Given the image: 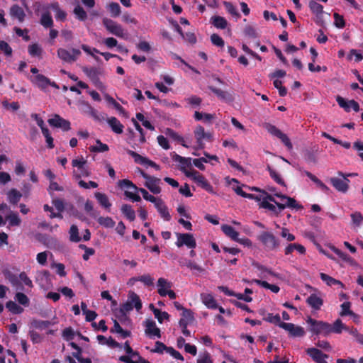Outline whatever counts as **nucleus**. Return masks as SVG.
<instances>
[{"mask_svg":"<svg viewBox=\"0 0 363 363\" xmlns=\"http://www.w3.org/2000/svg\"><path fill=\"white\" fill-rule=\"evenodd\" d=\"M35 281L45 289H49L52 286L50 274L47 270L38 272L35 276Z\"/></svg>","mask_w":363,"mask_h":363,"instance_id":"14","label":"nucleus"},{"mask_svg":"<svg viewBox=\"0 0 363 363\" xmlns=\"http://www.w3.org/2000/svg\"><path fill=\"white\" fill-rule=\"evenodd\" d=\"M127 153L134 159V161L135 163L140 164L142 165H148L152 167H154L157 170L160 169V166L157 165L155 162L150 160L148 158L143 157V156L139 155L138 153H137L133 150H128Z\"/></svg>","mask_w":363,"mask_h":363,"instance_id":"17","label":"nucleus"},{"mask_svg":"<svg viewBox=\"0 0 363 363\" xmlns=\"http://www.w3.org/2000/svg\"><path fill=\"white\" fill-rule=\"evenodd\" d=\"M353 228H359L363 223V216L359 211H355L350 215Z\"/></svg>","mask_w":363,"mask_h":363,"instance_id":"40","label":"nucleus"},{"mask_svg":"<svg viewBox=\"0 0 363 363\" xmlns=\"http://www.w3.org/2000/svg\"><path fill=\"white\" fill-rule=\"evenodd\" d=\"M72 165L73 167L77 168V170L74 169L73 171V176L75 179H78L82 177L90 176L91 172L86 167V160L83 157L74 159L72 161Z\"/></svg>","mask_w":363,"mask_h":363,"instance_id":"4","label":"nucleus"},{"mask_svg":"<svg viewBox=\"0 0 363 363\" xmlns=\"http://www.w3.org/2000/svg\"><path fill=\"white\" fill-rule=\"evenodd\" d=\"M6 307L13 314H20L23 311V308L18 306L16 302L9 301L6 303Z\"/></svg>","mask_w":363,"mask_h":363,"instance_id":"51","label":"nucleus"},{"mask_svg":"<svg viewBox=\"0 0 363 363\" xmlns=\"http://www.w3.org/2000/svg\"><path fill=\"white\" fill-rule=\"evenodd\" d=\"M128 299L130 301L129 303H131L133 307L134 306L138 311L141 309L142 303L139 296L134 292H130L129 294Z\"/></svg>","mask_w":363,"mask_h":363,"instance_id":"47","label":"nucleus"},{"mask_svg":"<svg viewBox=\"0 0 363 363\" xmlns=\"http://www.w3.org/2000/svg\"><path fill=\"white\" fill-rule=\"evenodd\" d=\"M69 239L72 242H79L81 238L79 235V230L76 225H72L69 229Z\"/></svg>","mask_w":363,"mask_h":363,"instance_id":"57","label":"nucleus"},{"mask_svg":"<svg viewBox=\"0 0 363 363\" xmlns=\"http://www.w3.org/2000/svg\"><path fill=\"white\" fill-rule=\"evenodd\" d=\"M144 325L145 327V333L150 338L154 339L155 337H161L160 330L157 328L154 320L147 319L145 321Z\"/></svg>","mask_w":363,"mask_h":363,"instance_id":"15","label":"nucleus"},{"mask_svg":"<svg viewBox=\"0 0 363 363\" xmlns=\"http://www.w3.org/2000/svg\"><path fill=\"white\" fill-rule=\"evenodd\" d=\"M57 52L60 59L68 63L75 62L81 55V51L76 48H72L71 50H67L64 48H59Z\"/></svg>","mask_w":363,"mask_h":363,"instance_id":"9","label":"nucleus"},{"mask_svg":"<svg viewBox=\"0 0 363 363\" xmlns=\"http://www.w3.org/2000/svg\"><path fill=\"white\" fill-rule=\"evenodd\" d=\"M108 9L112 17H117L121 14V7L118 3L112 2L109 4Z\"/></svg>","mask_w":363,"mask_h":363,"instance_id":"56","label":"nucleus"},{"mask_svg":"<svg viewBox=\"0 0 363 363\" xmlns=\"http://www.w3.org/2000/svg\"><path fill=\"white\" fill-rule=\"evenodd\" d=\"M74 13L76 15L77 18L80 21H84L87 17L86 11L79 5L77 6L74 8Z\"/></svg>","mask_w":363,"mask_h":363,"instance_id":"62","label":"nucleus"},{"mask_svg":"<svg viewBox=\"0 0 363 363\" xmlns=\"http://www.w3.org/2000/svg\"><path fill=\"white\" fill-rule=\"evenodd\" d=\"M306 303L313 309L320 310L323 304V301L320 296L316 294H311L306 299Z\"/></svg>","mask_w":363,"mask_h":363,"instance_id":"27","label":"nucleus"},{"mask_svg":"<svg viewBox=\"0 0 363 363\" xmlns=\"http://www.w3.org/2000/svg\"><path fill=\"white\" fill-rule=\"evenodd\" d=\"M350 303L348 301L342 303L341 311L340 313L341 316L354 315V313L350 310Z\"/></svg>","mask_w":363,"mask_h":363,"instance_id":"60","label":"nucleus"},{"mask_svg":"<svg viewBox=\"0 0 363 363\" xmlns=\"http://www.w3.org/2000/svg\"><path fill=\"white\" fill-rule=\"evenodd\" d=\"M9 15L12 19H16L19 23L23 22L26 17L23 9L17 4H14L10 8Z\"/></svg>","mask_w":363,"mask_h":363,"instance_id":"23","label":"nucleus"},{"mask_svg":"<svg viewBox=\"0 0 363 363\" xmlns=\"http://www.w3.org/2000/svg\"><path fill=\"white\" fill-rule=\"evenodd\" d=\"M40 24L45 28H50L53 25V21L49 12H45L42 14Z\"/></svg>","mask_w":363,"mask_h":363,"instance_id":"48","label":"nucleus"},{"mask_svg":"<svg viewBox=\"0 0 363 363\" xmlns=\"http://www.w3.org/2000/svg\"><path fill=\"white\" fill-rule=\"evenodd\" d=\"M106 122L113 132L116 134L123 133L124 126L118 118L116 117H110L106 119Z\"/></svg>","mask_w":363,"mask_h":363,"instance_id":"26","label":"nucleus"},{"mask_svg":"<svg viewBox=\"0 0 363 363\" xmlns=\"http://www.w3.org/2000/svg\"><path fill=\"white\" fill-rule=\"evenodd\" d=\"M83 71L94 83H96L99 81V71L96 68L84 67L83 68Z\"/></svg>","mask_w":363,"mask_h":363,"instance_id":"38","label":"nucleus"},{"mask_svg":"<svg viewBox=\"0 0 363 363\" xmlns=\"http://www.w3.org/2000/svg\"><path fill=\"white\" fill-rule=\"evenodd\" d=\"M55 323H52L49 320H33L30 323V327L33 329H38V330H45L47 329L49 326L54 324Z\"/></svg>","mask_w":363,"mask_h":363,"instance_id":"34","label":"nucleus"},{"mask_svg":"<svg viewBox=\"0 0 363 363\" xmlns=\"http://www.w3.org/2000/svg\"><path fill=\"white\" fill-rule=\"evenodd\" d=\"M331 249L342 260L350 263H352L353 262L352 257L349 256L347 253L343 252L342 251H341L340 250L337 249L335 247H332Z\"/></svg>","mask_w":363,"mask_h":363,"instance_id":"58","label":"nucleus"},{"mask_svg":"<svg viewBox=\"0 0 363 363\" xmlns=\"http://www.w3.org/2000/svg\"><path fill=\"white\" fill-rule=\"evenodd\" d=\"M281 328L287 331L290 336L294 337H303L305 335L303 328L291 323H282Z\"/></svg>","mask_w":363,"mask_h":363,"instance_id":"16","label":"nucleus"},{"mask_svg":"<svg viewBox=\"0 0 363 363\" xmlns=\"http://www.w3.org/2000/svg\"><path fill=\"white\" fill-rule=\"evenodd\" d=\"M22 197V194L16 189H11L7 193V199L9 203L12 204H16Z\"/></svg>","mask_w":363,"mask_h":363,"instance_id":"36","label":"nucleus"},{"mask_svg":"<svg viewBox=\"0 0 363 363\" xmlns=\"http://www.w3.org/2000/svg\"><path fill=\"white\" fill-rule=\"evenodd\" d=\"M194 321L193 313L191 310H184L182 313V318L180 319L179 324L182 326V322L185 323V325H188Z\"/></svg>","mask_w":363,"mask_h":363,"instance_id":"45","label":"nucleus"},{"mask_svg":"<svg viewBox=\"0 0 363 363\" xmlns=\"http://www.w3.org/2000/svg\"><path fill=\"white\" fill-rule=\"evenodd\" d=\"M177 240L175 242L178 247L184 245L188 248L194 249L196 246V240L192 234L189 233H177Z\"/></svg>","mask_w":363,"mask_h":363,"instance_id":"10","label":"nucleus"},{"mask_svg":"<svg viewBox=\"0 0 363 363\" xmlns=\"http://www.w3.org/2000/svg\"><path fill=\"white\" fill-rule=\"evenodd\" d=\"M201 299L202 303L208 308L216 309L218 305L213 295L207 293L201 294Z\"/></svg>","mask_w":363,"mask_h":363,"instance_id":"28","label":"nucleus"},{"mask_svg":"<svg viewBox=\"0 0 363 363\" xmlns=\"http://www.w3.org/2000/svg\"><path fill=\"white\" fill-rule=\"evenodd\" d=\"M140 174L145 179V186L154 194H158L161 192L160 183L161 180L159 178L152 177L140 171Z\"/></svg>","mask_w":363,"mask_h":363,"instance_id":"8","label":"nucleus"},{"mask_svg":"<svg viewBox=\"0 0 363 363\" xmlns=\"http://www.w3.org/2000/svg\"><path fill=\"white\" fill-rule=\"evenodd\" d=\"M258 240L262 243L267 250H275L280 245L279 240L273 233L264 231L258 236Z\"/></svg>","mask_w":363,"mask_h":363,"instance_id":"3","label":"nucleus"},{"mask_svg":"<svg viewBox=\"0 0 363 363\" xmlns=\"http://www.w3.org/2000/svg\"><path fill=\"white\" fill-rule=\"evenodd\" d=\"M294 250H296L301 255L306 253V248L303 245L298 243H292L286 247L284 254L289 255L291 254Z\"/></svg>","mask_w":363,"mask_h":363,"instance_id":"32","label":"nucleus"},{"mask_svg":"<svg viewBox=\"0 0 363 363\" xmlns=\"http://www.w3.org/2000/svg\"><path fill=\"white\" fill-rule=\"evenodd\" d=\"M320 277L328 286H333V285L337 284V285H340L342 288L344 287L343 284L340 281L337 280L325 273H320Z\"/></svg>","mask_w":363,"mask_h":363,"instance_id":"41","label":"nucleus"},{"mask_svg":"<svg viewBox=\"0 0 363 363\" xmlns=\"http://www.w3.org/2000/svg\"><path fill=\"white\" fill-rule=\"evenodd\" d=\"M16 300L21 305L27 306L29 304V298L21 292H17L15 296Z\"/></svg>","mask_w":363,"mask_h":363,"instance_id":"63","label":"nucleus"},{"mask_svg":"<svg viewBox=\"0 0 363 363\" xmlns=\"http://www.w3.org/2000/svg\"><path fill=\"white\" fill-rule=\"evenodd\" d=\"M221 230L223 233L231 240L234 241L238 240L239 233L232 226L228 225H223L221 226Z\"/></svg>","mask_w":363,"mask_h":363,"instance_id":"33","label":"nucleus"},{"mask_svg":"<svg viewBox=\"0 0 363 363\" xmlns=\"http://www.w3.org/2000/svg\"><path fill=\"white\" fill-rule=\"evenodd\" d=\"M150 308H152V312L155 316V318L158 320V321L161 323L162 321L166 319L167 320L169 317V314L167 312L161 311L157 308H155L152 304L150 305Z\"/></svg>","mask_w":363,"mask_h":363,"instance_id":"49","label":"nucleus"},{"mask_svg":"<svg viewBox=\"0 0 363 363\" xmlns=\"http://www.w3.org/2000/svg\"><path fill=\"white\" fill-rule=\"evenodd\" d=\"M307 323L309 325V330L311 332L315 335H328L330 334V324L323 322L314 320L311 317H308L306 320Z\"/></svg>","mask_w":363,"mask_h":363,"instance_id":"2","label":"nucleus"},{"mask_svg":"<svg viewBox=\"0 0 363 363\" xmlns=\"http://www.w3.org/2000/svg\"><path fill=\"white\" fill-rule=\"evenodd\" d=\"M255 200L260 202H262L263 201H268L269 202H274L275 203H277L273 196L267 194L265 191H259V194L258 195H256Z\"/></svg>","mask_w":363,"mask_h":363,"instance_id":"55","label":"nucleus"},{"mask_svg":"<svg viewBox=\"0 0 363 363\" xmlns=\"http://www.w3.org/2000/svg\"><path fill=\"white\" fill-rule=\"evenodd\" d=\"M252 282L256 283L258 285H259L265 289H269L274 293H278L280 290V289L278 286L270 284L265 281H262V280H259V279H253L252 281Z\"/></svg>","mask_w":363,"mask_h":363,"instance_id":"46","label":"nucleus"},{"mask_svg":"<svg viewBox=\"0 0 363 363\" xmlns=\"http://www.w3.org/2000/svg\"><path fill=\"white\" fill-rule=\"evenodd\" d=\"M121 211L123 214L130 221H133L135 218V213L131 206L124 204L121 206Z\"/></svg>","mask_w":363,"mask_h":363,"instance_id":"44","label":"nucleus"},{"mask_svg":"<svg viewBox=\"0 0 363 363\" xmlns=\"http://www.w3.org/2000/svg\"><path fill=\"white\" fill-rule=\"evenodd\" d=\"M30 81L42 90L45 89L50 83V79L43 74H36L29 77Z\"/></svg>","mask_w":363,"mask_h":363,"instance_id":"22","label":"nucleus"},{"mask_svg":"<svg viewBox=\"0 0 363 363\" xmlns=\"http://www.w3.org/2000/svg\"><path fill=\"white\" fill-rule=\"evenodd\" d=\"M50 125L62 128L63 130H69L70 129V123L60 117L59 115H55L52 118L48 120Z\"/></svg>","mask_w":363,"mask_h":363,"instance_id":"19","label":"nucleus"},{"mask_svg":"<svg viewBox=\"0 0 363 363\" xmlns=\"http://www.w3.org/2000/svg\"><path fill=\"white\" fill-rule=\"evenodd\" d=\"M172 283L164 278H160L157 282V292L161 296H166L167 291H169Z\"/></svg>","mask_w":363,"mask_h":363,"instance_id":"24","label":"nucleus"},{"mask_svg":"<svg viewBox=\"0 0 363 363\" xmlns=\"http://www.w3.org/2000/svg\"><path fill=\"white\" fill-rule=\"evenodd\" d=\"M47 9H51L55 12V18L60 21H65L66 19L67 13L62 11L58 4V3H52L47 6Z\"/></svg>","mask_w":363,"mask_h":363,"instance_id":"29","label":"nucleus"},{"mask_svg":"<svg viewBox=\"0 0 363 363\" xmlns=\"http://www.w3.org/2000/svg\"><path fill=\"white\" fill-rule=\"evenodd\" d=\"M188 177L206 191L213 192V186L209 184L207 179L196 170H194Z\"/></svg>","mask_w":363,"mask_h":363,"instance_id":"13","label":"nucleus"},{"mask_svg":"<svg viewBox=\"0 0 363 363\" xmlns=\"http://www.w3.org/2000/svg\"><path fill=\"white\" fill-rule=\"evenodd\" d=\"M336 101L341 108H343L345 111L349 112L351 109L356 112L359 111V106L357 102L354 100L346 101L342 97L337 96Z\"/></svg>","mask_w":363,"mask_h":363,"instance_id":"20","label":"nucleus"},{"mask_svg":"<svg viewBox=\"0 0 363 363\" xmlns=\"http://www.w3.org/2000/svg\"><path fill=\"white\" fill-rule=\"evenodd\" d=\"M95 198L96 199L99 203L105 208H109L111 203L109 202L108 196L103 193L96 192L94 194Z\"/></svg>","mask_w":363,"mask_h":363,"instance_id":"37","label":"nucleus"},{"mask_svg":"<svg viewBox=\"0 0 363 363\" xmlns=\"http://www.w3.org/2000/svg\"><path fill=\"white\" fill-rule=\"evenodd\" d=\"M6 218L11 226H18L21 223V220L16 213H11Z\"/></svg>","mask_w":363,"mask_h":363,"instance_id":"54","label":"nucleus"},{"mask_svg":"<svg viewBox=\"0 0 363 363\" xmlns=\"http://www.w3.org/2000/svg\"><path fill=\"white\" fill-rule=\"evenodd\" d=\"M330 333L340 334L343 330H348V327L343 324L340 319H337L333 325L330 324Z\"/></svg>","mask_w":363,"mask_h":363,"instance_id":"35","label":"nucleus"},{"mask_svg":"<svg viewBox=\"0 0 363 363\" xmlns=\"http://www.w3.org/2000/svg\"><path fill=\"white\" fill-rule=\"evenodd\" d=\"M30 55L33 57H41L43 52L42 48L37 43L31 44L28 48Z\"/></svg>","mask_w":363,"mask_h":363,"instance_id":"43","label":"nucleus"},{"mask_svg":"<svg viewBox=\"0 0 363 363\" xmlns=\"http://www.w3.org/2000/svg\"><path fill=\"white\" fill-rule=\"evenodd\" d=\"M232 183H235L236 184H238V181L236 179H232L230 184H232ZM233 189L235 191V192L238 194V195H240L242 197H244V198H247V199H254L255 200V198H256V195H254V194H247L246 192H245L242 189V187L238 186V185H236L235 186H233Z\"/></svg>","mask_w":363,"mask_h":363,"instance_id":"31","label":"nucleus"},{"mask_svg":"<svg viewBox=\"0 0 363 363\" xmlns=\"http://www.w3.org/2000/svg\"><path fill=\"white\" fill-rule=\"evenodd\" d=\"M212 24L217 28L224 29L228 25L227 21L221 16H215L211 19Z\"/></svg>","mask_w":363,"mask_h":363,"instance_id":"42","label":"nucleus"},{"mask_svg":"<svg viewBox=\"0 0 363 363\" xmlns=\"http://www.w3.org/2000/svg\"><path fill=\"white\" fill-rule=\"evenodd\" d=\"M172 160L179 163V169L188 177L195 169L191 168L192 160L184 157L175 152L172 153Z\"/></svg>","mask_w":363,"mask_h":363,"instance_id":"7","label":"nucleus"},{"mask_svg":"<svg viewBox=\"0 0 363 363\" xmlns=\"http://www.w3.org/2000/svg\"><path fill=\"white\" fill-rule=\"evenodd\" d=\"M267 170L269 173L270 177L279 184L285 186V182L284 179L281 177L280 174L276 172L274 169L267 166Z\"/></svg>","mask_w":363,"mask_h":363,"instance_id":"52","label":"nucleus"},{"mask_svg":"<svg viewBox=\"0 0 363 363\" xmlns=\"http://www.w3.org/2000/svg\"><path fill=\"white\" fill-rule=\"evenodd\" d=\"M197 363H213V359H211V354L205 351L199 354L197 360Z\"/></svg>","mask_w":363,"mask_h":363,"instance_id":"59","label":"nucleus"},{"mask_svg":"<svg viewBox=\"0 0 363 363\" xmlns=\"http://www.w3.org/2000/svg\"><path fill=\"white\" fill-rule=\"evenodd\" d=\"M308 7L311 13L315 15V23L319 26H323V6L315 1L311 0L308 2Z\"/></svg>","mask_w":363,"mask_h":363,"instance_id":"12","label":"nucleus"},{"mask_svg":"<svg viewBox=\"0 0 363 363\" xmlns=\"http://www.w3.org/2000/svg\"><path fill=\"white\" fill-rule=\"evenodd\" d=\"M118 186L121 189H128L130 188L134 190V191L140 192L143 195V197L146 201L154 203L159 197H155L152 195H150L147 190L143 188H138L132 182L128 179H122L120 180L118 183Z\"/></svg>","mask_w":363,"mask_h":363,"instance_id":"5","label":"nucleus"},{"mask_svg":"<svg viewBox=\"0 0 363 363\" xmlns=\"http://www.w3.org/2000/svg\"><path fill=\"white\" fill-rule=\"evenodd\" d=\"M137 191H134L133 189L128 188L125 191V195L126 197L130 199L133 201H140L141 200L140 196L136 194Z\"/></svg>","mask_w":363,"mask_h":363,"instance_id":"64","label":"nucleus"},{"mask_svg":"<svg viewBox=\"0 0 363 363\" xmlns=\"http://www.w3.org/2000/svg\"><path fill=\"white\" fill-rule=\"evenodd\" d=\"M279 203H276L277 206H275L268 201H263L260 203V207L268 209L277 215L281 211L279 210Z\"/></svg>","mask_w":363,"mask_h":363,"instance_id":"50","label":"nucleus"},{"mask_svg":"<svg viewBox=\"0 0 363 363\" xmlns=\"http://www.w3.org/2000/svg\"><path fill=\"white\" fill-rule=\"evenodd\" d=\"M98 223L106 228H112L114 227L116 223L111 217H99Z\"/></svg>","mask_w":363,"mask_h":363,"instance_id":"53","label":"nucleus"},{"mask_svg":"<svg viewBox=\"0 0 363 363\" xmlns=\"http://www.w3.org/2000/svg\"><path fill=\"white\" fill-rule=\"evenodd\" d=\"M194 135L199 148H203L204 140H211L212 137L211 134L210 133L205 132L204 128L201 125H198L196 128L194 130Z\"/></svg>","mask_w":363,"mask_h":363,"instance_id":"18","label":"nucleus"},{"mask_svg":"<svg viewBox=\"0 0 363 363\" xmlns=\"http://www.w3.org/2000/svg\"><path fill=\"white\" fill-rule=\"evenodd\" d=\"M232 183H235L236 184H238V181L236 179H232L230 184H232ZM233 189L235 191V192L238 194V195H240L242 197H244V198H247V199H254L255 200V198H256V195H254V194H247L246 192H245L242 189V187L238 186V185H236L235 186H233Z\"/></svg>","mask_w":363,"mask_h":363,"instance_id":"30","label":"nucleus"},{"mask_svg":"<svg viewBox=\"0 0 363 363\" xmlns=\"http://www.w3.org/2000/svg\"><path fill=\"white\" fill-rule=\"evenodd\" d=\"M102 22L106 29L110 33L123 39H128V33L121 25L108 18H103Z\"/></svg>","mask_w":363,"mask_h":363,"instance_id":"1","label":"nucleus"},{"mask_svg":"<svg viewBox=\"0 0 363 363\" xmlns=\"http://www.w3.org/2000/svg\"><path fill=\"white\" fill-rule=\"evenodd\" d=\"M108 146L102 143L100 140H96V144L89 147V150L92 152H104L108 151Z\"/></svg>","mask_w":363,"mask_h":363,"instance_id":"39","label":"nucleus"},{"mask_svg":"<svg viewBox=\"0 0 363 363\" xmlns=\"http://www.w3.org/2000/svg\"><path fill=\"white\" fill-rule=\"evenodd\" d=\"M258 269L260 270V275L259 276L262 278L269 279V276L276 277H279V275L273 272L270 269L264 268L262 266H259Z\"/></svg>","mask_w":363,"mask_h":363,"instance_id":"61","label":"nucleus"},{"mask_svg":"<svg viewBox=\"0 0 363 363\" xmlns=\"http://www.w3.org/2000/svg\"><path fill=\"white\" fill-rule=\"evenodd\" d=\"M259 313L263 316V319L269 323L275 324L281 328V318L279 314L274 315L273 313H267L263 309L259 311Z\"/></svg>","mask_w":363,"mask_h":363,"instance_id":"25","label":"nucleus"},{"mask_svg":"<svg viewBox=\"0 0 363 363\" xmlns=\"http://www.w3.org/2000/svg\"><path fill=\"white\" fill-rule=\"evenodd\" d=\"M337 174L339 176L343 177V179H341L339 178L333 177L330 179V183L337 191L345 193L348 190L350 182V180L347 179V177H352L356 175V174H346L342 172H338Z\"/></svg>","mask_w":363,"mask_h":363,"instance_id":"6","label":"nucleus"},{"mask_svg":"<svg viewBox=\"0 0 363 363\" xmlns=\"http://www.w3.org/2000/svg\"><path fill=\"white\" fill-rule=\"evenodd\" d=\"M153 203L160 216L164 220L169 221L171 220V215L169 212L168 208L160 198H158Z\"/></svg>","mask_w":363,"mask_h":363,"instance_id":"21","label":"nucleus"},{"mask_svg":"<svg viewBox=\"0 0 363 363\" xmlns=\"http://www.w3.org/2000/svg\"><path fill=\"white\" fill-rule=\"evenodd\" d=\"M275 196L280 198L281 203H279V210L283 211L285 208L302 209L303 206L297 203V201L291 197H289L286 195L276 193Z\"/></svg>","mask_w":363,"mask_h":363,"instance_id":"11","label":"nucleus"}]
</instances>
